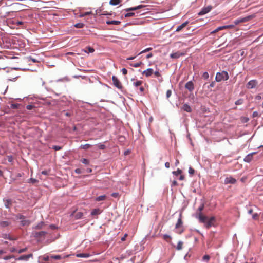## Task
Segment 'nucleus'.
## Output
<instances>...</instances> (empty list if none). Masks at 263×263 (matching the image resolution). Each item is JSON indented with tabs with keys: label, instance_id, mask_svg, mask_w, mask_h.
Wrapping results in <instances>:
<instances>
[{
	"label": "nucleus",
	"instance_id": "obj_1",
	"mask_svg": "<svg viewBox=\"0 0 263 263\" xmlns=\"http://www.w3.org/2000/svg\"><path fill=\"white\" fill-rule=\"evenodd\" d=\"M229 78L228 73L227 71H222L220 72H217L216 75V81L218 82L222 80H227Z\"/></svg>",
	"mask_w": 263,
	"mask_h": 263
},
{
	"label": "nucleus",
	"instance_id": "obj_2",
	"mask_svg": "<svg viewBox=\"0 0 263 263\" xmlns=\"http://www.w3.org/2000/svg\"><path fill=\"white\" fill-rule=\"evenodd\" d=\"M175 229H176V233L179 234H181L184 231L183 221L182 220V215L181 214H180L179 218L176 223Z\"/></svg>",
	"mask_w": 263,
	"mask_h": 263
},
{
	"label": "nucleus",
	"instance_id": "obj_3",
	"mask_svg": "<svg viewBox=\"0 0 263 263\" xmlns=\"http://www.w3.org/2000/svg\"><path fill=\"white\" fill-rule=\"evenodd\" d=\"M15 69L13 68H7L6 71L7 72V75L6 76V77L8 80L12 81L13 80H16L20 77L18 74H16L15 73Z\"/></svg>",
	"mask_w": 263,
	"mask_h": 263
},
{
	"label": "nucleus",
	"instance_id": "obj_4",
	"mask_svg": "<svg viewBox=\"0 0 263 263\" xmlns=\"http://www.w3.org/2000/svg\"><path fill=\"white\" fill-rule=\"evenodd\" d=\"M92 171L91 168H81L76 169L75 172L78 174H82L84 176L87 175L88 174L91 173Z\"/></svg>",
	"mask_w": 263,
	"mask_h": 263
},
{
	"label": "nucleus",
	"instance_id": "obj_5",
	"mask_svg": "<svg viewBox=\"0 0 263 263\" xmlns=\"http://www.w3.org/2000/svg\"><path fill=\"white\" fill-rule=\"evenodd\" d=\"M252 17L251 15L247 16L246 17H243V18H240L237 20H235L233 23L234 24L235 26L238 25L240 23H244L249 21L250 20Z\"/></svg>",
	"mask_w": 263,
	"mask_h": 263
},
{
	"label": "nucleus",
	"instance_id": "obj_6",
	"mask_svg": "<svg viewBox=\"0 0 263 263\" xmlns=\"http://www.w3.org/2000/svg\"><path fill=\"white\" fill-rule=\"evenodd\" d=\"M112 80L113 84L115 87L119 89H121L123 88L122 85L119 80L115 76L112 77Z\"/></svg>",
	"mask_w": 263,
	"mask_h": 263
},
{
	"label": "nucleus",
	"instance_id": "obj_7",
	"mask_svg": "<svg viewBox=\"0 0 263 263\" xmlns=\"http://www.w3.org/2000/svg\"><path fill=\"white\" fill-rule=\"evenodd\" d=\"M7 60L6 58L0 56V70L7 69Z\"/></svg>",
	"mask_w": 263,
	"mask_h": 263
},
{
	"label": "nucleus",
	"instance_id": "obj_8",
	"mask_svg": "<svg viewBox=\"0 0 263 263\" xmlns=\"http://www.w3.org/2000/svg\"><path fill=\"white\" fill-rule=\"evenodd\" d=\"M215 221V217L214 216L208 218L207 221L205 223V227L207 229H209L211 227L214 226V223Z\"/></svg>",
	"mask_w": 263,
	"mask_h": 263
},
{
	"label": "nucleus",
	"instance_id": "obj_9",
	"mask_svg": "<svg viewBox=\"0 0 263 263\" xmlns=\"http://www.w3.org/2000/svg\"><path fill=\"white\" fill-rule=\"evenodd\" d=\"M197 217L199 219V220L200 222L204 223L206 222L208 219V217L203 215L202 213H197Z\"/></svg>",
	"mask_w": 263,
	"mask_h": 263
},
{
	"label": "nucleus",
	"instance_id": "obj_10",
	"mask_svg": "<svg viewBox=\"0 0 263 263\" xmlns=\"http://www.w3.org/2000/svg\"><path fill=\"white\" fill-rule=\"evenodd\" d=\"M257 84V82L255 80L250 81L247 84V87L248 89H252L256 87Z\"/></svg>",
	"mask_w": 263,
	"mask_h": 263
},
{
	"label": "nucleus",
	"instance_id": "obj_11",
	"mask_svg": "<svg viewBox=\"0 0 263 263\" xmlns=\"http://www.w3.org/2000/svg\"><path fill=\"white\" fill-rule=\"evenodd\" d=\"M236 182V180L231 176L226 178L224 180V184H226L229 183L233 184H235Z\"/></svg>",
	"mask_w": 263,
	"mask_h": 263
},
{
	"label": "nucleus",
	"instance_id": "obj_12",
	"mask_svg": "<svg viewBox=\"0 0 263 263\" xmlns=\"http://www.w3.org/2000/svg\"><path fill=\"white\" fill-rule=\"evenodd\" d=\"M185 87L190 91H192L194 89V83L192 81H190L187 82L185 85Z\"/></svg>",
	"mask_w": 263,
	"mask_h": 263
},
{
	"label": "nucleus",
	"instance_id": "obj_13",
	"mask_svg": "<svg viewBox=\"0 0 263 263\" xmlns=\"http://www.w3.org/2000/svg\"><path fill=\"white\" fill-rule=\"evenodd\" d=\"M212 9L211 6H208L206 7L203 8L201 11L198 13L199 15H202L206 14L209 12Z\"/></svg>",
	"mask_w": 263,
	"mask_h": 263
},
{
	"label": "nucleus",
	"instance_id": "obj_14",
	"mask_svg": "<svg viewBox=\"0 0 263 263\" xmlns=\"http://www.w3.org/2000/svg\"><path fill=\"white\" fill-rule=\"evenodd\" d=\"M153 72V70L152 68H148L142 72V74L145 75L146 77L151 76Z\"/></svg>",
	"mask_w": 263,
	"mask_h": 263
},
{
	"label": "nucleus",
	"instance_id": "obj_15",
	"mask_svg": "<svg viewBox=\"0 0 263 263\" xmlns=\"http://www.w3.org/2000/svg\"><path fill=\"white\" fill-rule=\"evenodd\" d=\"M102 212V210H101L100 209H94L92 210L91 212V215L93 216H98V215L100 214Z\"/></svg>",
	"mask_w": 263,
	"mask_h": 263
},
{
	"label": "nucleus",
	"instance_id": "obj_16",
	"mask_svg": "<svg viewBox=\"0 0 263 263\" xmlns=\"http://www.w3.org/2000/svg\"><path fill=\"white\" fill-rule=\"evenodd\" d=\"M46 233H47L45 231H40L33 233V235L34 237L38 238L45 236L46 234Z\"/></svg>",
	"mask_w": 263,
	"mask_h": 263
},
{
	"label": "nucleus",
	"instance_id": "obj_17",
	"mask_svg": "<svg viewBox=\"0 0 263 263\" xmlns=\"http://www.w3.org/2000/svg\"><path fill=\"white\" fill-rule=\"evenodd\" d=\"M184 55L183 53H180V52H176L171 54L170 57L173 59H178L180 56Z\"/></svg>",
	"mask_w": 263,
	"mask_h": 263
},
{
	"label": "nucleus",
	"instance_id": "obj_18",
	"mask_svg": "<svg viewBox=\"0 0 263 263\" xmlns=\"http://www.w3.org/2000/svg\"><path fill=\"white\" fill-rule=\"evenodd\" d=\"M182 109H183L184 111H186L187 112H191L192 111L191 107L190 105H189L187 104H183L182 106Z\"/></svg>",
	"mask_w": 263,
	"mask_h": 263
},
{
	"label": "nucleus",
	"instance_id": "obj_19",
	"mask_svg": "<svg viewBox=\"0 0 263 263\" xmlns=\"http://www.w3.org/2000/svg\"><path fill=\"white\" fill-rule=\"evenodd\" d=\"M187 23L188 22H186L183 23L181 25L178 26L176 28V31L179 32L180 31H181L183 28H184L186 26Z\"/></svg>",
	"mask_w": 263,
	"mask_h": 263
},
{
	"label": "nucleus",
	"instance_id": "obj_20",
	"mask_svg": "<svg viewBox=\"0 0 263 263\" xmlns=\"http://www.w3.org/2000/svg\"><path fill=\"white\" fill-rule=\"evenodd\" d=\"M32 257V254H28V255H24L21 256L18 258V260H27L30 257Z\"/></svg>",
	"mask_w": 263,
	"mask_h": 263
},
{
	"label": "nucleus",
	"instance_id": "obj_21",
	"mask_svg": "<svg viewBox=\"0 0 263 263\" xmlns=\"http://www.w3.org/2000/svg\"><path fill=\"white\" fill-rule=\"evenodd\" d=\"M143 7V6L142 5H139V6H138L137 7H131V8H129L126 9L125 10L126 11H135V10L139 9L142 8Z\"/></svg>",
	"mask_w": 263,
	"mask_h": 263
},
{
	"label": "nucleus",
	"instance_id": "obj_22",
	"mask_svg": "<svg viewBox=\"0 0 263 263\" xmlns=\"http://www.w3.org/2000/svg\"><path fill=\"white\" fill-rule=\"evenodd\" d=\"M106 24L108 25H118L121 24V22L119 21H107Z\"/></svg>",
	"mask_w": 263,
	"mask_h": 263
},
{
	"label": "nucleus",
	"instance_id": "obj_23",
	"mask_svg": "<svg viewBox=\"0 0 263 263\" xmlns=\"http://www.w3.org/2000/svg\"><path fill=\"white\" fill-rule=\"evenodd\" d=\"M252 159V154H249L247 156H246V157L244 159V160L245 162H246L247 163H249L251 161Z\"/></svg>",
	"mask_w": 263,
	"mask_h": 263
},
{
	"label": "nucleus",
	"instance_id": "obj_24",
	"mask_svg": "<svg viewBox=\"0 0 263 263\" xmlns=\"http://www.w3.org/2000/svg\"><path fill=\"white\" fill-rule=\"evenodd\" d=\"M21 225L23 226H29L30 223L29 220L26 219L25 218L21 221Z\"/></svg>",
	"mask_w": 263,
	"mask_h": 263
},
{
	"label": "nucleus",
	"instance_id": "obj_25",
	"mask_svg": "<svg viewBox=\"0 0 263 263\" xmlns=\"http://www.w3.org/2000/svg\"><path fill=\"white\" fill-rule=\"evenodd\" d=\"M223 29H226L224 26H220V27L217 28L215 30H213V31H212L211 32V33L215 34V33H217V32H218L219 31H220V30H222Z\"/></svg>",
	"mask_w": 263,
	"mask_h": 263
},
{
	"label": "nucleus",
	"instance_id": "obj_26",
	"mask_svg": "<svg viewBox=\"0 0 263 263\" xmlns=\"http://www.w3.org/2000/svg\"><path fill=\"white\" fill-rule=\"evenodd\" d=\"M83 215V213H82L81 212H78L74 215L75 219H80L82 217Z\"/></svg>",
	"mask_w": 263,
	"mask_h": 263
},
{
	"label": "nucleus",
	"instance_id": "obj_27",
	"mask_svg": "<svg viewBox=\"0 0 263 263\" xmlns=\"http://www.w3.org/2000/svg\"><path fill=\"white\" fill-rule=\"evenodd\" d=\"M121 2V0H110L109 4L111 5H117Z\"/></svg>",
	"mask_w": 263,
	"mask_h": 263
},
{
	"label": "nucleus",
	"instance_id": "obj_28",
	"mask_svg": "<svg viewBox=\"0 0 263 263\" xmlns=\"http://www.w3.org/2000/svg\"><path fill=\"white\" fill-rule=\"evenodd\" d=\"M106 199V196L105 195H101L96 198V200L97 201H100L104 200Z\"/></svg>",
	"mask_w": 263,
	"mask_h": 263
},
{
	"label": "nucleus",
	"instance_id": "obj_29",
	"mask_svg": "<svg viewBox=\"0 0 263 263\" xmlns=\"http://www.w3.org/2000/svg\"><path fill=\"white\" fill-rule=\"evenodd\" d=\"M89 254L87 253H79L77 254V257H83V258H86L89 257Z\"/></svg>",
	"mask_w": 263,
	"mask_h": 263
},
{
	"label": "nucleus",
	"instance_id": "obj_30",
	"mask_svg": "<svg viewBox=\"0 0 263 263\" xmlns=\"http://www.w3.org/2000/svg\"><path fill=\"white\" fill-rule=\"evenodd\" d=\"M182 170L180 169H179V168H178L177 171H173L172 172L173 174L176 176H177L179 175H181V174H182Z\"/></svg>",
	"mask_w": 263,
	"mask_h": 263
},
{
	"label": "nucleus",
	"instance_id": "obj_31",
	"mask_svg": "<svg viewBox=\"0 0 263 263\" xmlns=\"http://www.w3.org/2000/svg\"><path fill=\"white\" fill-rule=\"evenodd\" d=\"M182 246H183V242L182 241H179L177 245L176 249L178 250H180L182 249Z\"/></svg>",
	"mask_w": 263,
	"mask_h": 263
},
{
	"label": "nucleus",
	"instance_id": "obj_32",
	"mask_svg": "<svg viewBox=\"0 0 263 263\" xmlns=\"http://www.w3.org/2000/svg\"><path fill=\"white\" fill-rule=\"evenodd\" d=\"M142 83V81L138 80V81H136L135 82H134L133 83V84H134V86L137 87L138 86H141Z\"/></svg>",
	"mask_w": 263,
	"mask_h": 263
},
{
	"label": "nucleus",
	"instance_id": "obj_33",
	"mask_svg": "<svg viewBox=\"0 0 263 263\" xmlns=\"http://www.w3.org/2000/svg\"><path fill=\"white\" fill-rule=\"evenodd\" d=\"M11 204V200L7 199L5 202V205L7 208H9L10 205Z\"/></svg>",
	"mask_w": 263,
	"mask_h": 263
},
{
	"label": "nucleus",
	"instance_id": "obj_34",
	"mask_svg": "<svg viewBox=\"0 0 263 263\" xmlns=\"http://www.w3.org/2000/svg\"><path fill=\"white\" fill-rule=\"evenodd\" d=\"M44 225V223L43 222H41L39 223L37 225H36L34 228L37 229H40L43 228V226Z\"/></svg>",
	"mask_w": 263,
	"mask_h": 263
},
{
	"label": "nucleus",
	"instance_id": "obj_35",
	"mask_svg": "<svg viewBox=\"0 0 263 263\" xmlns=\"http://www.w3.org/2000/svg\"><path fill=\"white\" fill-rule=\"evenodd\" d=\"M141 64H142V62H140L136 63L135 64L130 63V65L134 67L137 68V67H140V65H141Z\"/></svg>",
	"mask_w": 263,
	"mask_h": 263
},
{
	"label": "nucleus",
	"instance_id": "obj_36",
	"mask_svg": "<svg viewBox=\"0 0 263 263\" xmlns=\"http://www.w3.org/2000/svg\"><path fill=\"white\" fill-rule=\"evenodd\" d=\"M50 258H51V259H60L62 258V257L60 255H51Z\"/></svg>",
	"mask_w": 263,
	"mask_h": 263
},
{
	"label": "nucleus",
	"instance_id": "obj_37",
	"mask_svg": "<svg viewBox=\"0 0 263 263\" xmlns=\"http://www.w3.org/2000/svg\"><path fill=\"white\" fill-rule=\"evenodd\" d=\"M74 26L77 28H82L84 27V24L83 23H79L76 24Z\"/></svg>",
	"mask_w": 263,
	"mask_h": 263
},
{
	"label": "nucleus",
	"instance_id": "obj_38",
	"mask_svg": "<svg viewBox=\"0 0 263 263\" xmlns=\"http://www.w3.org/2000/svg\"><path fill=\"white\" fill-rule=\"evenodd\" d=\"M86 49L87 50H85V52H88L89 53H92L95 51L94 49L90 46L87 47Z\"/></svg>",
	"mask_w": 263,
	"mask_h": 263
},
{
	"label": "nucleus",
	"instance_id": "obj_39",
	"mask_svg": "<svg viewBox=\"0 0 263 263\" xmlns=\"http://www.w3.org/2000/svg\"><path fill=\"white\" fill-rule=\"evenodd\" d=\"M20 104H15V103H11L10 104V108L12 109H16L18 108Z\"/></svg>",
	"mask_w": 263,
	"mask_h": 263
},
{
	"label": "nucleus",
	"instance_id": "obj_40",
	"mask_svg": "<svg viewBox=\"0 0 263 263\" xmlns=\"http://www.w3.org/2000/svg\"><path fill=\"white\" fill-rule=\"evenodd\" d=\"M2 237H3L4 238L8 239H9V240H15V239H16L12 238V237H11L9 235H7V234H3Z\"/></svg>",
	"mask_w": 263,
	"mask_h": 263
},
{
	"label": "nucleus",
	"instance_id": "obj_41",
	"mask_svg": "<svg viewBox=\"0 0 263 263\" xmlns=\"http://www.w3.org/2000/svg\"><path fill=\"white\" fill-rule=\"evenodd\" d=\"M91 147V145L89 144H86L83 145H81V147L83 149H88Z\"/></svg>",
	"mask_w": 263,
	"mask_h": 263
},
{
	"label": "nucleus",
	"instance_id": "obj_42",
	"mask_svg": "<svg viewBox=\"0 0 263 263\" xmlns=\"http://www.w3.org/2000/svg\"><path fill=\"white\" fill-rule=\"evenodd\" d=\"M235 25L233 23V24H231V25H225L224 26V27H225V29H232V28H234L235 27Z\"/></svg>",
	"mask_w": 263,
	"mask_h": 263
},
{
	"label": "nucleus",
	"instance_id": "obj_43",
	"mask_svg": "<svg viewBox=\"0 0 263 263\" xmlns=\"http://www.w3.org/2000/svg\"><path fill=\"white\" fill-rule=\"evenodd\" d=\"M209 77V73L207 72H205L202 74V78L204 79H208Z\"/></svg>",
	"mask_w": 263,
	"mask_h": 263
},
{
	"label": "nucleus",
	"instance_id": "obj_44",
	"mask_svg": "<svg viewBox=\"0 0 263 263\" xmlns=\"http://www.w3.org/2000/svg\"><path fill=\"white\" fill-rule=\"evenodd\" d=\"M92 13V12L91 11L90 12H86L84 13H82L81 15H80V17H84L85 16H86V15H90Z\"/></svg>",
	"mask_w": 263,
	"mask_h": 263
},
{
	"label": "nucleus",
	"instance_id": "obj_45",
	"mask_svg": "<svg viewBox=\"0 0 263 263\" xmlns=\"http://www.w3.org/2000/svg\"><path fill=\"white\" fill-rule=\"evenodd\" d=\"M151 50H152V48H150V47L149 48H147L143 50V51H142L140 53H139V54H140L143 53H145L146 52L151 51Z\"/></svg>",
	"mask_w": 263,
	"mask_h": 263
},
{
	"label": "nucleus",
	"instance_id": "obj_46",
	"mask_svg": "<svg viewBox=\"0 0 263 263\" xmlns=\"http://www.w3.org/2000/svg\"><path fill=\"white\" fill-rule=\"evenodd\" d=\"M243 103V100L241 99H240L238 100H237L236 102H235V104L236 105H241Z\"/></svg>",
	"mask_w": 263,
	"mask_h": 263
},
{
	"label": "nucleus",
	"instance_id": "obj_47",
	"mask_svg": "<svg viewBox=\"0 0 263 263\" xmlns=\"http://www.w3.org/2000/svg\"><path fill=\"white\" fill-rule=\"evenodd\" d=\"M98 146L99 148L100 149H104L106 147V146L104 144H101V143L98 144Z\"/></svg>",
	"mask_w": 263,
	"mask_h": 263
},
{
	"label": "nucleus",
	"instance_id": "obj_48",
	"mask_svg": "<svg viewBox=\"0 0 263 263\" xmlns=\"http://www.w3.org/2000/svg\"><path fill=\"white\" fill-rule=\"evenodd\" d=\"M202 259H203V260L208 261L209 260V259H210V256L208 255H205L203 256Z\"/></svg>",
	"mask_w": 263,
	"mask_h": 263
},
{
	"label": "nucleus",
	"instance_id": "obj_49",
	"mask_svg": "<svg viewBox=\"0 0 263 263\" xmlns=\"http://www.w3.org/2000/svg\"><path fill=\"white\" fill-rule=\"evenodd\" d=\"M52 148L55 151H59L62 149V147L58 145L53 146Z\"/></svg>",
	"mask_w": 263,
	"mask_h": 263
},
{
	"label": "nucleus",
	"instance_id": "obj_50",
	"mask_svg": "<svg viewBox=\"0 0 263 263\" xmlns=\"http://www.w3.org/2000/svg\"><path fill=\"white\" fill-rule=\"evenodd\" d=\"M194 172H195V170L193 168H192V167L189 168V173L191 175H193L194 174Z\"/></svg>",
	"mask_w": 263,
	"mask_h": 263
},
{
	"label": "nucleus",
	"instance_id": "obj_51",
	"mask_svg": "<svg viewBox=\"0 0 263 263\" xmlns=\"http://www.w3.org/2000/svg\"><path fill=\"white\" fill-rule=\"evenodd\" d=\"M163 238H164L165 240H168V239H169V240H171V237L170 235H166V234H165V235H163Z\"/></svg>",
	"mask_w": 263,
	"mask_h": 263
},
{
	"label": "nucleus",
	"instance_id": "obj_52",
	"mask_svg": "<svg viewBox=\"0 0 263 263\" xmlns=\"http://www.w3.org/2000/svg\"><path fill=\"white\" fill-rule=\"evenodd\" d=\"M111 196L114 198H118L119 197V194L118 193H113Z\"/></svg>",
	"mask_w": 263,
	"mask_h": 263
},
{
	"label": "nucleus",
	"instance_id": "obj_53",
	"mask_svg": "<svg viewBox=\"0 0 263 263\" xmlns=\"http://www.w3.org/2000/svg\"><path fill=\"white\" fill-rule=\"evenodd\" d=\"M134 13H133V12H129V13H126L125 15V16L126 17H131V16H133V15H134Z\"/></svg>",
	"mask_w": 263,
	"mask_h": 263
},
{
	"label": "nucleus",
	"instance_id": "obj_54",
	"mask_svg": "<svg viewBox=\"0 0 263 263\" xmlns=\"http://www.w3.org/2000/svg\"><path fill=\"white\" fill-rule=\"evenodd\" d=\"M34 107V106L32 105H27L26 106V108L28 109V110H31Z\"/></svg>",
	"mask_w": 263,
	"mask_h": 263
},
{
	"label": "nucleus",
	"instance_id": "obj_55",
	"mask_svg": "<svg viewBox=\"0 0 263 263\" xmlns=\"http://www.w3.org/2000/svg\"><path fill=\"white\" fill-rule=\"evenodd\" d=\"M172 95V91L171 90H168L166 92V97L168 98Z\"/></svg>",
	"mask_w": 263,
	"mask_h": 263
},
{
	"label": "nucleus",
	"instance_id": "obj_56",
	"mask_svg": "<svg viewBox=\"0 0 263 263\" xmlns=\"http://www.w3.org/2000/svg\"><path fill=\"white\" fill-rule=\"evenodd\" d=\"M49 172H50L49 170H48V171H43L41 172V173H42V174H43V175H47L49 174Z\"/></svg>",
	"mask_w": 263,
	"mask_h": 263
},
{
	"label": "nucleus",
	"instance_id": "obj_57",
	"mask_svg": "<svg viewBox=\"0 0 263 263\" xmlns=\"http://www.w3.org/2000/svg\"><path fill=\"white\" fill-rule=\"evenodd\" d=\"M204 208V205H201L198 209V211H199V213H201L202 211L203 210Z\"/></svg>",
	"mask_w": 263,
	"mask_h": 263
},
{
	"label": "nucleus",
	"instance_id": "obj_58",
	"mask_svg": "<svg viewBox=\"0 0 263 263\" xmlns=\"http://www.w3.org/2000/svg\"><path fill=\"white\" fill-rule=\"evenodd\" d=\"M17 218V219H19L21 220H23L24 219H25V217L23 216V215H17L16 216Z\"/></svg>",
	"mask_w": 263,
	"mask_h": 263
},
{
	"label": "nucleus",
	"instance_id": "obj_59",
	"mask_svg": "<svg viewBox=\"0 0 263 263\" xmlns=\"http://www.w3.org/2000/svg\"><path fill=\"white\" fill-rule=\"evenodd\" d=\"M17 218V219H19L21 220H23L24 219H25V217L23 216V215H17L16 216Z\"/></svg>",
	"mask_w": 263,
	"mask_h": 263
},
{
	"label": "nucleus",
	"instance_id": "obj_60",
	"mask_svg": "<svg viewBox=\"0 0 263 263\" xmlns=\"http://www.w3.org/2000/svg\"><path fill=\"white\" fill-rule=\"evenodd\" d=\"M26 250H27V248L22 249L18 251V253L20 254V253L25 252Z\"/></svg>",
	"mask_w": 263,
	"mask_h": 263
},
{
	"label": "nucleus",
	"instance_id": "obj_61",
	"mask_svg": "<svg viewBox=\"0 0 263 263\" xmlns=\"http://www.w3.org/2000/svg\"><path fill=\"white\" fill-rule=\"evenodd\" d=\"M100 15H111V13L107 12V11H103L100 14Z\"/></svg>",
	"mask_w": 263,
	"mask_h": 263
},
{
	"label": "nucleus",
	"instance_id": "obj_62",
	"mask_svg": "<svg viewBox=\"0 0 263 263\" xmlns=\"http://www.w3.org/2000/svg\"><path fill=\"white\" fill-rule=\"evenodd\" d=\"M30 182H31L32 183H36L37 182V180L36 179H35L30 178Z\"/></svg>",
	"mask_w": 263,
	"mask_h": 263
},
{
	"label": "nucleus",
	"instance_id": "obj_63",
	"mask_svg": "<svg viewBox=\"0 0 263 263\" xmlns=\"http://www.w3.org/2000/svg\"><path fill=\"white\" fill-rule=\"evenodd\" d=\"M122 72L124 75H126L127 73V70L125 68H123L122 69Z\"/></svg>",
	"mask_w": 263,
	"mask_h": 263
},
{
	"label": "nucleus",
	"instance_id": "obj_64",
	"mask_svg": "<svg viewBox=\"0 0 263 263\" xmlns=\"http://www.w3.org/2000/svg\"><path fill=\"white\" fill-rule=\"evenodd\" d=\"M258 217V215L257 213L254 214L252 216V218L253 219H257Z\"/></svg>",
	"mask_w": 263,
	"mask_h": 263
}]
</instances>
